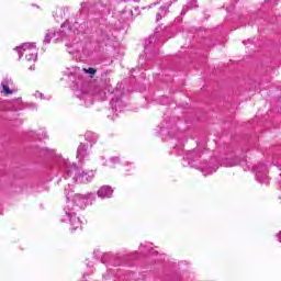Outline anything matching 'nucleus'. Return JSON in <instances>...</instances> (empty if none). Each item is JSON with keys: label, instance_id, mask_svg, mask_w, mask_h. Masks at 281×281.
Masks as SVG:
<instances>
[{"label": "nucleus", "instance_id": "nucleus-1", "mask_svg": "<svg viewBox=\"0 0 281 281\" xmlns=\"http://www.w3.org/2000/svg\"><path fill=\"white\" fill-rule=\"evenodd\" d=\"M100 199H111L113 196V189L110 186H103L98 191Z\"/></svg>", "mask_w": 281, "mask_h": 281}, {"label": "nucleus", "instance_id": "nucleus-2", "mask_svg": "<svg viewBox=\"0 0 281 281\" xmlns=\"http://www.w3.org/2000/svg\"><path fill=\"white\" fill-rule=\"evenodd\" d=\"M1 91L0 93H2V95H4L5 98H8V95H12V93H14V91H12V89H10V86H8L7 83L2 82L1 83Z\"/></svg>", "mask_w": 281, "mask_h": 281}, {"label": "nucleus", "instance_id": "nucleus-3", "mask_svg": "<svg viewBox=\"0 0 281 281\" xmlns=\"http://www.w3.org/2000/svg\"><path fill=\"white\" fill-rule=\"evenodd\" d=\"M85 74H90L91 76H95L98 74V69L95 68H83Z\"/></svg>", "mask_w": 281, "mask_h": 281}, {"label": "nucleus", "instance_id": "nucleus-4", "mask_svg": "<svg viewBox=\"0 0 281 281\" xmlns=\"http://www.w3.org/2000/svg\"><path fill=\"white\" fill-rule=\"evenodd\" d=\"M32 58H35V56H34V55H31L30 60H32Z\"/></svg>", "mask_w": 281, "mask_h": 281}]
</instances>
